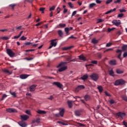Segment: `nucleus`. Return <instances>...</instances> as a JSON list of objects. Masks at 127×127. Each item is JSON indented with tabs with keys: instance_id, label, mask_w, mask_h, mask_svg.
Here are the masks:
<instances>
[{
	"instance_id": "obj_58",
	"label": "nucleus",
	"mask_w": 127,
	"mask_h": 127,
	"mask_svg": "<svg viewBox=\"0 0 127 127\" xmlns=\"http://www.w3.org/2000/svg\"><path fill=\"white\" fill-rule=\"evenodd\" d=\"M55 117H56V118H60L61 117L60 114L58 113V114H55Z\"/></svg>"
},
{
	"instance_id": "obj_52",
	"label": "nucleus",
	"mask_w": 127,
	"mask_h": 127,
	"mask_svg": "<svg viewBox=\"0 0 127 127\" xmlns=\"http://www.w3.org/2000/svg\"><path fill=\"white\" fill-rule=\"evenodd\" d=\"M54 9H55V6L54 5L52 7H51V8H50V11H51L52 10H54Z\"/></svg>"
},
{
	"instance_id": "obj_40",
	"label": "nucleus",
	"mask_w": 127,
	"mask_h": 127,
	"mask_svg": "<svg viewBox=\"0 0 127 127\" xmlns=\"http://www.w3.org/2000/svg\"><path fill=\"white\" fill-rule=\"evenodd\" d=\"M127 49V45H124L122 47V50L126 51Z\"/></svg>"
},
{
	"instance_id": "obj_64",
	"label": "nucleus",
	"mask_w": 127,
	"mask_h": 127,
	"mask_svg": "<svg viewBox=\"0 0 127 127\" xmlns=\"http://www.w3.org/2000/svg\"><path fill=\"white\" fill-rule=\"evenodd\" d=\"M127 52L124 53L123 54V57L125 58L127 57Z\"/></svg>"
},
{
	"instance_id": "obj_24",
	"label": "nucleus",
	"mask_w": 127,
	"mask_h": 127,
	"mask_svg": "<svg viewBox=\"0 0 127 127\" xmlns=\"http://www.w3.org/2000/svg\"><path fill=\"white\" fill-rule=\"evenodd\" d=\"M66 27V24L60 23L57 26V28H63V27Z\"/></svg>"
},
{
	"instance_id": "obj_14",
	"label": "nucleus",
	"mask_w": 127,
	"mask_h": 127,
	"mask_svg": "<svg viewBox=\"0 0 127 127\" xmlns=\"http://www.w3.org/2000/svg\"><path fill=\"white\" fill-rule=\"evenodd\" d=\"M109 64L112 66L117 65V61L116 60H112L109 62Z\"/></svg>"
},
{
	"instance_id": "obj_42",
	"label": "nucleus",
	"mask_w": 127,
	"mask_h": 127,
	"mask_svg": "<svg viewBox=\"0 0 127 127\" xmlns=\"http://www.w3.org/2000/svg\"><path fill=\"white\" fill-rule=\"evenodd\" d=\"M7 97V95L6 94H3L2 98H1V101H3L4 100L5 98H6Z\"/></svg>"
},
{
	"instance_id": "obj_6",
	"label": "nucleus",
	"mask_w": 127,
	"mask_h": 127,
	"mask_svg": "<svg viewBox=\"0 0 127 127\" xmlns=\"http://www.w3.org/2000/svg\"><path fill=\"white\" fill-rule=\"evenodd\" d=\"M53 85L58 87V88H60V89H62L63 88V84L60 83V82H54Z\"/></svg>"
},
{
	"instance_id": "obj_34",
	"label": "nucleus",
	"mask_w": 127,
	"mask_h": 127,
	"mask_svg": "<svg viewBox=\"0 0 127 127\" xmlns=\"http://www.w3.org/2000/svg\"><path fill=\"white\" fill-rule=\"evenodd\" d=\"M0 39H2L3 40H8V39H9V38L8 37H0Z\"/></svg>"
},
{
	"instance_id": "obj_17",
	"label": "nucleus",
	"mask_w": 127,
	"mask_h": 127,
	"mask_svg": "<svg viewBox=\"0 0 127 127\" xmlns=\"http://www.w3.org/2000/svg\"><path fill=\"white\" fill-rule=\"evenodd\" d=\"M78 59H79V60H82V61H87L86 57H85L83 54H81L78 56Z\"/></svg>"
},
{
	"instance_id": "obj_62",
	"label": "nucleus",
	"mask_w": 127,
	"mask_h": 127,
	"mask_svg": "<svg viewBox=\"0 0 127 127\" xmlns=\"http://www.w3.org/2000/svg\"><path fill=\"white\" fill-rule=\"evenodd\" d=\"M0 31H1L2 32H4V31H8V29H2V30H0Z\"/></svg>"
},
{
	"instance_id": "obj_53",
	"label": "nucleus",
	"mask_w": 127,
	"mask_h": 127,
	"mask_svg": "<svg viewBox=\"0 0 127 127\" xmlns=\"http://www.w3.org/2000/svg\"><path fill=\"white\" fill-rule=\"evenodd\" d=\"M119 10L120 12H126V11H127V10L125 9H120Z\"/></svg>"
},
{
	"instance_id": "obj_11",
	"label": "nucleus",
	"mask_w": 127,
	"mask_h": 127,
	"mask_svg": "<svg viewBox=\"0 0 127 127\" xmlns=\"http://www.w3.org/2000/svg\"><path fill=\"white\" fill-rule=\"evenodd\" d=\"M73 29V28L72 27H66L64 28V32H65L66 35H69L70 33H69V31L70 30H72Z\"/></svg>"
},
{
	"instance_id": "obj_7",
	"label": "nucleus",
	"mask_w": 127,
	"mask_h": 127,
	"mask_svg": "<svg viewBox=\"0 0 127 127\" xmlns=\"http://www.w3.org/2000/svg\"><path fill=\"white\" fill-rule=\"evenodd\" d=\"M57 40H58V39L51 40L50 41L51 45H52V46H54V47H56V46H57V42L56 41H57Z\"/></svg>"
},
{
	"instance_id": "obj_10",
	"label": "nucleus",
	"mask_w": 127,
	"mask_h": 127,
	"mask_svg": "<svg viewBox=\"0 0 127 127\" xmlns=\"http://www.w3.org/2000/svg\"><path fill=\"white\" fill-rule=\"evenodd\" d=\"M18 124L20 126V127H27V123H26L24 121H21L20 122H19Z\"/></svg>"
},
{
	"instance_id": "obj_46",
	"label": "nucleus",
	"mask_w": 127,
	"mask_h": 127,
	"mask_svg": "<svg viewBox=\"0 0 127 127\" xmlns=\"http://www.w3.org/2000/svg\"><path fill=\"white\" fill-rule=\"evenodd\" d=\"M26 114L27 115H29V116H31V112L29 110H26L25 112Z\"/></svg>"
},
{
	"instance_id": "obj_16",
	"label": "nucleus",
	"mask_w": 127,
	"mask_h": 127,
	"mask_svg": "<svg viewBox=\"0 0 127 127\" xmlns=\"http://www.w3.org/2000/svg\"><path fill=\"white\" fill-rule=\"evenodd\" d=\"M37 87V85H32L31 86H30L29 89H30V92H34L35 91V88Z\"/></svg>"
},
{
	"instance_id": "obj_4",
	"label": "nucleus",
	"mask_w": 127,
	"mask_h": 127,
	"mask_svg": "<svg viewBox=\"0 0 127 127\" xmlns=\"http://www.w3.org/2000/svg\"><path fill=\"white\" fill-rule=\"evenodd\" d=\"M84 112L83 109L77 110L74 111V115L75 117H80L81 116V113Z\"/></svg>"
},
{
	"instance_id": "obj_49",
	"label": "nucleus",
	"mask_w": 127,
	"mask_h": 127,
	"mask_svg": "<svg viewBox=\"0 0 127 127\" xmlns=\"http://www.w3.org/2000/svg\"><path fill=\"white\" fill-rule=\"evenodd\" d=\"M104 20L102 19H98L97 23H100V22H103Z\"/></svg>"
},
{
	"instance_id": "obj_21",
	"label": "nucleus",
	"mask_w": 127,
	"mask_h": 127,
	"mask_svg": "<svg viewBox=\"0 0 127 127\" xmlns=\"http://www.w3.org/2000/svg\"><path fill=\"white\" fill-rule=\"evenodd\" d=\"M73 46H71L70 47H64L62 48V50H63L64 51H66L67 50H70V49H71V48H73Z\"/></svg>"
},
{
	"instance_id": "obj_57",
	"label": "nucleus",
	"mask_w": 127,
	"mask_h": 127,
	"mask_svg": "<svg viewBox=\"0 0 127 127\" xmlns=\"http://www.w3.org/2000/svg\"><path fill=\"white\" fill-rule=\"evenodd\" d=\"M30 44H32V43L30 42H28L24 43V45H30Z\"/></svg>"
},
{
	"instance_id": "obj_29",
	"label": "nucleus",
	"mask_w": 127,
	"mask_h": 127,
	"mask_svg": "<svg viewBox=\"0 0 127 127\" xmlns=\"http://www.w3.org/2000/svg\"><path fill=\"white\" fill-rule=\"evenodd\" d=\"M58 33L59 34V36L60 37H63V32L61 30H59L58 31Z\"/></svg>"
},
{
	"instance_id": "obj_38",
	"label": "nucleus",
	"mask_w": 127,
	"mask_h": 127,
	"mask_svg": "<svg viewBox=\"0 0 127 127\" xmlns=\"http://www.w3.org/2000/svg\"><path fill=\"white\" fill-rule=\"evenodd\" d=\"M10 94L11 95H12V96H13V97L14 98H15V97H16V93H15V92H10Z\"/></svg>"
},
{
	"instance_id": "obj_55",
	"label": "nucleus",
	"mask_w": 127,
	"mask_h": 127,
	"mask_svg": "<svg viewBox=\"0 0 127 127\" xmlns=\"http://www.w3.org/2000/svg\"><path fill=\"white\" fill-rule=\"evenodd\" d=\"M124 16V13H121L118 15V17H123Z\"/></svg>"
},
{
	"instance_id": "obj_51",
	"label": "nucleus",
	"mask_w": 127,
	"mask_h": 127,
	"mask_svg": "<svg viewBox=\"0 0 127 127\" xmlns=\"http://www.w3.org/2000/svg\"><path fill=\"white\" fill-rule=\"evenodd\" d=\"M113 1V0H107L106 3V4H109V3H111Z\"/></svg>"
},
{
	"instance_id": "obj_39",
	"label": "nucleus",
	"mask_w": 127,
	"mask_h": 127,
	"mask_svg": "<svg viewBox=\"0 0 127 127\" xmlns=\"http://www.w3.org/2000/svg\"><path fill=\"white\" fill-rule=\"evenodd\" d=\"M109 102L111 105H113V104H115L116 103V101H115V100H114L113 99H111L109 101Z\"/></svg>"
},
{
	"instance_id": "obj_47",
	"label": "nucleus",
	"mask_w": 127,
	"mask_h": 127,
	"mask_svg": "<svg viewBox=\"0 0 127 127\" xmlns=\"http://www.w3.org/2000/svg\"><path fill=\"white\" fill-rule=\"evenodd\" d=\"M91 63L92 64H95L96 65L97 64H98V61H92L91 62Z\"/></svg>"
},
{
	"instance_id": "obj_23",
	"label": "nucleus",
	"mask_w": 127,
	"mask_h": 127,
	"mask_svg": "<svg viewBox=\"0 0 127 127\" xmlns=\"http://www.w3.org/2000/svg\"><path fill=\"white\" fill-rule=\"evenodd\" d=\"M84 99L85 101H90L91 100V96L88 94H86L84 97Z\"/></svg>"
},
{
	"instance_id": "obj_18",
	"label": "nucleus",
	"mask_w": 127,
	"mask_h": 127,
	"mask_svg": "<svg viewBox=\"0 0 127 127\" xmlns=\"http://www.w3.org/2000/svg\"><path fill=\"white\" fill-rule=\"evenodd\" d=\"M73 101L72 100L67 101V104L68 106V108H69V109H72V107H73Z\"/></svg>"
},
{
	"instance_id": "obj_36",
	"label": "nucleus",
	"mask_w": 127,
	"mask_h": 127,
	"mask_svg": "<svg viewBox=\"0 0 127 127\" xmlns=\"http://www.w3.org/2000/svg\"><path fill=\"white\" fill-rule=\"evenodd\" d=\"M95 5H96V3H92L89 4V8H92V7H94V6H95Z\"/></svg>"
},
{
	"instance_id": "obj_61",
	"label": "nucleus",
	"mask_w": 127,
	"mask_h": 127,
	"mask_svg": "<svg viewBox=\"0 0 127 127\" xmlns=\"http://www.w3.org/2000/svg\"><path fill=\"white\" fill-rule=\"evenodd\" d=\"M36 123H37V124H39V123H40V119L37 118L36 120Z\"/></svg>"
},
{
	"instance_id": "obj_27",
	"label": "nucleus",
	"mask_w": 127,
	"mask_h": 127,
	"mask_svg": "<svg viewBox=\"0 0 127 127\" xmlns=\"http://www.w3.org/2000/svg\"><path fill=\"white\" fill-rule=\"evenodd\" d=\"M65 70H67V66H64L59 69V72H63V71H65Z\"/></svg>"
},
{
	"instance_id": "obj_22",
	"label": "nucleus",
	"mask_w": 127,
	"mask_h": 127,
	"mask_svg": "<svg viewBox=\"0 0 127 127\" xmlns=\"http://www.w3.org/2000/svg\"><path fill=\"white\" fill-rule=\"evenodd\" d=\"M65 113V109L63 108L59 112L61 117H63L64 116V113Z\"/></svg>"
},
{
	"instance_id": "obj_33",
	"label": "nucleus",
	"mask_w": 127,
	"mask_h": 127,
	"mask_svg": "<svg viewBox=\"0 0 127 127\" xmlns=\"http://www.w3.org/2000/svg\"><path fill=\"white\" fill-rule=\"evenodd\" d=\"M3 72L4 73H8V74H9V75H11V74H12V71H9V70L7 69H4Z\"/></svg>"
},
{
	"instance_id": "obj_50",
	"label": "nucleus",
	"mask_w": 127,
	"mask_h": 127,
	"mask_svg": "<svg viewBox=\"0 0 127 127\" xmlns=\"http://www.w3.org/2000/svg\"><path fill=\"white\" fill-rule=\"evenodd\" d=\"M105 94L107 97H111V94L109 93L107 91H105Z\"/></svg>"
},
{
	"instance_id": "obj_37",
	"label": "nucleus",
	"mask_w": 127,
	"mask_h": 127,
	"mask_svg": "<svg viewBox=\"0 0 127 127\" xmlns=\"http://www.w3.org/2000/svg\"><path fill=\"white\" fill-rule=\"evenodd\" d=\"M26 39H27V38L25 37L24 36H22L20 38V40L23 41V40H26Z\"/></svg>"
},
{
	"instance_id": "obj_12",
	"label": "nucleus",
	"mask_w": 127,
	"mask_h": 127,
	"mask_svg": "<svg viewBox=\"0 0 127 127\" xmlns=\"http://www.w3.org/2000/svg\"><path fill=\"white\" fill-rule=\"evenodd\" d=\"M7 113H17V110L14 108H8L6 109Z\"/></svg>"
},
{
	"instance_id": "obj_35",
	"label": "nucleus",
	"mask_w": 127,
	"mask_h": 127,
	"mask_svg": "<svg viewBox=\"0 0 127 127\" xmlns=\"http://www.w3.org/2000/svg\"><path fill=\"white\" fill-rule=\"evenodd\" d=\"M16 5V4H11L9 5V6L10 7H11L12 9H14V6H15Z\"/></svg>"
},
{
	"instance_id": "obj_30",
	"label": "nucleus",
	"mask_w": 127,
	"mask_h": 127,
	"mask_svg": "<svg viewBox=\"0 0 127 127\" xmlns=\"http://www.w3.org/2000/svg\"><path fill=\"white\" fill-rule=\"evenodd\" d=\"M97 89H98L99 93H103V91L104 89H103L102 86H98Z\"/></svg>"
},
{
	"instance_id": "obj_31",
	"label": "nucleus",
	"mask_w": 127,
	"mask_h": 127,
	"mask_svg": "<svg viewBox=\"0 0 127 127\" xmlns=\"http://www.w3.org/2000/svg\"><path fill=\"white\" fill-rule=\"evenodd\" d=\"M116 73L117 74H123V73H124V71L120 69H116Z\"/></svg>"
},
{
	"instance_id": "obj_32",
	"label": "nucleus",
	"mask_w": 127,
	"mask_h": 127,
	"mask_svg": "<svg viewBox=\"0 0 127 127\" xmlns=\"http://www.w3.org/2000/svg\"><path fill=\"white\" fill-rule=\"evenodd\" d=\"M57 123L58 124H60V125H62L63 126H68V124L62 122L61 121H58Z\"/></svg>"
},
{
	"instance_id": "obj_2",
	"label": "nucleus",
	"mask_w": 127,
	"mask_h": 127,
	"mask_svg": "<svg viewBox=\"0 0 127 127\" xmlns=\"http://www.w3.org/2000/svg\"><path fill=\"white\" fill-rule=\"evenodd\" d=\"M90 78L92 81H95L97 82L98 79H99V74L96 73H93L92 74L90 75Z\"/></svg>"
},
{
	"instance_id": "obj_9",
	"label": "nucleus",
	"mask_w": 127,
	"mask_h": 127,
	"mask_svg": "<svg viewBox=\"0 0 127 127\" xmlns=\"http://www.w3.org/2000/svg\"><path fill=\"white\" fill-rule=\"evenodd\" d=\"M117 116L118 117V118H121V119H124L125 117H126V113H122V112H119L117 113Z\"/></svg>"
},
{
	"instance_id": "obj_1",
	"label": "nucleus",
	"mask_w": 127,
	"mask_h": 127,
	"mask_svg": "<svg viewBox=\"0 0 127 127\" xmlns=\"http://www.w3.org/2000/svg\"><path fill=\"white\" fill-rule=\"evenodd\" d=\"M125 83H126V81H125L123 79H120L117 80L115 81L114 85L115 86H122Z\"/></svg>"
},
{
	"instance_id": "obj_41",
	"label": "nucleus",
	"mask_w": 127,
	"mask_h": 127,
	"mask_svg": "<svg viewBox=\"0 0 127 127\" xmlns=\"http://www.w3.org/2000/svg\"><path fill=\"white\" fill-rule=\"evenodd\" d=\"M44 9H45V7H41L39 10L40 11H42V13H44Z\"/></svg>"
},
{
	"instance_id": "obj_63",
	"label": "nucleus",
	"mask_w": 127,
	"mask_h": 127,
	"mask_svg": "<svg viewBox=\"0 0 127 127\" xmlns=\"http://www.w3.org/2000/svg\"><path fill=\"white\" fill-rule=\"evenodd\" d=\"M123 125L125 126V127H127V123L125 121H123Z\"/></svg>"
},
{
	"instance_id": "obj_60",
	"label": "nucleus",
	"mask_w": 127,
	"mask_h": 127,
	"mask_svg": "<svg viewBox=\"0 0 127 127\" xmlns=\"http://www.w3.org/2000/svg\"><path fill=\"white\" fill-rule=\"evenodd\" d=\"M76 13H77V11H74L71 15V17H72V16H74V15H75Z\"/></svg>"
},
{
	"instance_id": "obj_15",
	"label": "nucleus",
	"mask_w": 127,
	"mask_h": 127,
	"mask_svg": "<svg viewBox=\"0 0 127 127\" xmlns=\"http://www.w3.org/2000/svg\"><path fill=\"white\" fill-rule=\"evenodd\" d=\"M30 75L26 74H22L20 75V78L22 79H24L28 78Z\"/></svg>"
},
{
	"instance_id": "obj_19",
	"label": "nucleus",
	"mask_w": 127,
	"mask_h": 127,
	"mask_svg": "<svg viewBox=\"0 0 127 127\" xmlns=\"http://www.w3.org/2000/svg\"><path fill=\"white\" fill-rule=\"evenodd\" d=\"M89 78V75L86 74L83 75L81 77H80V79L81 80H83V81H85V80H87Z\"/></svg>"
},
{
	"instance_id": "obj_5",
	"label": "nucleus",
	"mask_w": 127,
	"mask_h": 127,
	"mask_svg": "<svg viewBox=\"0 0 127 127\" xmlns=\"http://www.w3.org/2000/svg\"><path fill=\"white\" fill-rule=\"evenodd\" d=\"M83 89H85V86L83 85H78L74 90L75 93H78L81 90H83Z\"/></svg>"
},
{
	"instance_id": "obj_25",
	"label": "nucleus",
	"mask_w": 127,
	"mask_h": 127,
	"mask_svg": "<svg viewBox=\"0 0 127 127\" xmlns=\"http://www.w3.org/2000/svg\"><path fill=\"white\" fill-rule=\"evenodd\" d=\"M99 40L96 39V38H94L92 39L91 42L93 43V44H97V43H99Z\"/></svg>"
},
{
	"instance_id": "obj_26",
	"label": "nucleus",
	"mask_w": 127,
	"mask_h": 127,
	"mask_svg": "<svg viewBox=\"0 0 127 127\" xmlns=\"http://www.w3.org/2000/svg\"><path fill=\"white\" fill-rule=\"evenodd\" d=\"M37 113H38V114H40V115H45V114H46V112L45 111L40 110H38L37 111Z\"/></svg>"
},
{
	"instance_id": "obj_59",
	"label": "nucleus",
	"mask_w": 127,
	"mask_h": 127,
	"mask_svg": "<svg viewBox=\"0 0 127 127\" xmlns=\"http://www.w3.org/2000/svg\"><path fill=\"white\" fill-rule=\"evenodd\" d=\"M121 1V0H117L114 1V3H120Z\"/></svg>"
},
{
	"instance_id": "obj_20",
	"label": "nucleus",
	"mask_w": 127,
	"mask_h": 127,
	"mask_svg": "<svg viewBox=\"0 0 127 127\" xmlns=\"http://www.w3.org/2000/svg\"><path fill=\"white\" fill-rule=\"evenodd\" d=\"M67 64V62H62L59 64H58L57 66V68H59L60 67H63V66H65Z\"/></svg>"
},
{
	"instance_id": "obj_43",
	"label": "nucleus",
	"mask_w": 127,
	"mask_h": 127,
	"mask_svg": "<svg viewBox=\"0 0 127 127\" xmlns=\"http://www.w3.org/2000/svg\"><path fill=\"white\" fill-rule=\"evenodd\" d=\"M114 29H116V28H108V32H111V31H113V30H114Z\"/></svg>"
},
{
	"instance_id": "obj_56",
	"label": "nucleus",
	"mask_w": 127,
	"mask_h": 127,
	"mask_svg": "<svg viewBox=\"0 0 127 127\" xmlns=\"http://www.w3.org/2000/svg\"><path fill=\"white\" fill-rule=\"evenodd\" d=\"M106 47H110L111 46H112V43H107L106 44Z\"/></svg>"
},
{
	"instance_id": "obj_13",
	"label": "nucleus",
	"mask_w": 127,
	"mask_h": 127,
	"mask_svg": "<svg viewBox=\"0 0 127 127\" xmlns=\"http://www.w3.org/2000/svg\"><path fill=\"white\" fill-rule=\"evenodd\" d=\"M112 23L114 24V25H116V26H119L121 24V21L120 20H114L112 21Z\"/></svg>"
},
{
	"instance_id": "obj_54",
	"label": "nucleus",
	"mask_w": 127,
	"mask_h": 127,
	"mask_svg": "<svg viewBox=\"0 0 127 127\" xmlns=\"http://www.w3.org/2000/svg\"><path fill=\"white\" fill-rule=\"evenodd\" d=\"M57 10L58 11L57 13H60V11H61V8H60V7H58Z\"/></svg>"
},
{
	"instance_id": "obj_48",
	"label": "nucleus",
	"mask_w": 127,
	"mask_h": 127,
	"mask_svg": "<svg viewBox=\"0 0 127 127\" xmlns=\"http://www.w3.org/2000/svg\"><path fill=\"white\" fill-rule=\"evenodd\" d=\"M21 28H22V26H19L18 27H16V29L17 30H21Z\"/></svg>"
},
{
	"instance_id": "obj_3",
	"label": "nucleus",
	"mask_w": 127,
	"mask_h": 127,
	"mask_svg": "<svg viewBox=\"0 0 127 127\" xmlns=\"http://www.w3.org/2000/svg\"><path fill=\"white\" fill-rule=\"evenodd\" d=\"M7 54L9 55L10 57H14V55H15V54L12 51L11 49H7L6 50Z\"/></svg>"
},
{
	"instance_id": "obj_8",
	"label": "nucleus",
	"mask_w": 127,
	"mask_h": 127,
	"mask_svg": "<svg viewBox=\"0 0 127 127\" xmlns=\"http://www.w3.org/2000/svg\"><path fill=\"white\" fill-rule=\"evenodd\" d=\"M20 118L22 121H27L29 119V116L26 115H23L20 116Z\"/></svg>"
},
{
	"instance_id": "obj_28",
	"label": "nucleus",
	"mask_w": 127,
	"mask_h": 127,
	"mask_svg": "<svg viewBox=\"0 0 127 127\" xmlns=\"http://www.w3.org/2000/svg\"><path fill=\"white\" fill-rule=\"evenodd\" d=\"M109 74L110 76H111L112 77H115V72H114V70H113V69L110 70L109 71Z\"/></svg>"
},
{
	"instance_id": "obj_44",
	"label": "nucleus",
	"mask_w": 127,
	"mask_h": 127,
	"mask_svg": "<svg viewBox=\"0 0 127 127\" xmlns=\"http://www.w3.org/2000/svg\"><path fill=\"white\" fill-rule=\"evenodd\" d=\"M68 4L69 7H70V8H73V4L71 2H69L68 3Z\"/></svg>"
},
{
	"instance_id": "obj_45",
	"label": "nucleus",
	"mask_w": 127,
	"mask_h": 127,
	"mask_svg": "<svg viewBox=\"0 0 127 127\" xmlns=\"http://www.w3.org/2000/svg\"><path fill=\"white\" fill-rule=\"evenodd\" d=\"M122 99L124 100L127 102V97L126 95H124L122 96Z\"/></svg>"
}]
</instances>
